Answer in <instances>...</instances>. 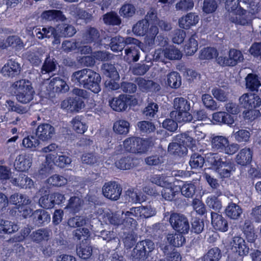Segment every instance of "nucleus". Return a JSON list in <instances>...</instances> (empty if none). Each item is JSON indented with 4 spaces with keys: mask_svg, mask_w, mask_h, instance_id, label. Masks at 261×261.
I'll return each mask as SVG.
<instances>
[{
    "mask_svg": "<svg viewBox=\"0 0 261 261\" xmlns=\"http://www.w3.org/2000/svg\"><path fill=\"white\" fill-rule=\"evenodd\" d=\"M71 80L76 85L94 93H98L101 90V76L99 73L90 69L84 68L73 72Z\"/></svg>",
    "mask_w": 261,
    "mask_h": 261,
    "instance_id": "f257e3e1",
    "label": "nucleus"
},
{
    "mask_svg": "<svg viewBox=\"0 0 261 261\" xmlns=\"http://www.w3.org/2000/svg\"><path fill=\"white\" fill-rule=\"evenodd\" d=\"M208 157V162L214 166L215 171L221 178L230 177L236 170L235 165L230 161H223L216 154L212 153Z\"/></svg>",
    "mask_w": 261,
    "mask_h": 261,
    "instance_id": "f03ea898",
    "label": "nucleus"
},
{
    "mask_svg": "<svg viewBox=\"0 0 261 261\" xmlns=\"http://www.w3.org/2000/svg\"><path fill=\"white\" fill-rule=\"evenodd\" d=\"M211 143L214 151L227 154L235 153L240 148L236 143L229 144L227 138L223 136H215L211 138Z\"/></svg>",
    "mask_w": 261,
    "mask_h": 261,
    "instance_id": "7ed1b4c3",
    "label": "nucleus"
},
{
    "mask_svg": "<svg viewBox=\"0 0 261 261\" xmlns=\"http://www.w3.org/2000/svg\"><path fill=\"white\" fill-rule=\"evenodd\" d=\"M124 148L126 151L136 153H142L147 151L148 142L140 138L131 137L126 139L123 142Z\"/></svg>",
    "mask_w": 261,
    "mask_h": 261,
    "instance_id": "20e7f679",
    "label": "nucleus"
},
{
    "mask_svg": "<svg viewBox=\"0 0 261 261\" xmlns=\"http://www.w3.org/2000/svg\"><path fill=\"white\" fill-rule=\"evenodd\" d=\"M239 102L242 107L248 110L246 116L249 117L250 114L257 112L253 109L260 106L261 99L255 94L246 93L240 97Z\"/></svg>",
    "mask_w": 261,
    "mask_h": 261,
    "instance_id": "39448f33",
    "label": "nucleus"
},
{
    "mask_svg": "<svg viewBox=\"0 0 261 261\" xmlns=\"http://www.w3.org/2000/svg\"><path fill=\"white\" fill-rule=\"evenodd\" d=\"M244 60L242 52L232 48L228 52V57L220 56L217 59L218 64L222 66H234L243 62Z\"/></svg>",
    "mask_w": 261,
    "mask_h": 261,
    "instance_id": "423d86ee",
    "label": "nucleus"
},
{
    "mask_svg": "<svg viewBox=\"0 0 261 261\" xmlns=\"http://www.w3.org/2000/svg\"><path fill=\"white\" fill-rule=\"evenodd\" d=\"M170 223L174 230L180 233H187L190 230V224L187 218L184 215L172 213L170 217Z\"/></svg>",
    "mask_w": 261,
    "mask_h": 261,
    "instance_id": "0eeeda50",
    "label": "nucleus"
},
{
    "mask_svg": "<svg viewBox=\"0 0 261 261\" xmlns=\"http://www.w3.org/2000/svg\"><path fill=\"white\" fill-rule=\"evenodd\" d=\"M69 89L66 82L59 77L52 79L46 86L47 94L51 97L55 93H66Z\"/></svg>",
    "mask_w": 261,
    "mask_h": 261,
    "instance_id": "6e6552de",
    "label": "nucleus"
},
{
    "mask_svg": "<svg viewBox=\"0 0 261 261\" xmlns=\"http://www.w3.org/2000/svg\"><path fill=\"white\" fill-rule=\"evenodd\" d=\"M102 190L104 196L112 200H118L122 193V188L116 181L105 183Z\"/></svg>",
    "mask_w": 261,
    "mask_h": 261,
    "instance_id": "1a4fd4ad",
    "label": "nucleus"
},
{
    "mask_svg": "<svg viewBox=\"0 0 261 261\" xmlns=\"http://www.w3.org/2000/svg\"><path fill=\"white\" fill-rule=\"evenodd\" d=\"M139 43L140 41L135 38L116 36L111 39L110 47L113 51L118 52L121 51L127 45L139 44Z\"/></svg>",
    "mask_w": 261,
    "mask_h": 261,
    "instance_id": "9d476101",
    "label": "nucleus"
},
{
    "mask_svg": "<svg viewBox=\"0 0 261 261\" xmlns=\"http://www.w3.org/2000/svg\"><path fill=\"white\" fill-rule=\"evenodd\" d=\"M247 10L240 7L236 13L233 15L229 14L226 17L232 23L242 26L251 25V19L247 15Z\"/></svg>",
    "mask_w": 261,
    "mask_h": 261,
    "instance_id": "9b49d317",
    "label": "nucleus"
},
{
    "mask_svg": "<svg viewBox=\"0 0 261 261\" xmlns=\"http://www.w3.org/2000/svg\"><path fill=\"white\" fill-rule=\"evenodd\" d=\"M55 134V127L51 124L46 123H42L38 125L36 132L37 138L43 141L50 140Z\"/></svg>",
    "mask_w": 261,
    "mask_h": 261,
    "instance_id": "f8f14e48",
    "label": "nucleus"
},
{
    "mask_svg": "<svg viewBox=\"0 0 261 261\" xmlns=\"http://www.w3.org/2000/svg\"><path fill=\"white\" fill-rule=\"evenodd\" d=\"M130 100L128 96L122 94L118 97L113 98L109 100V105L112 109L117 112L125 111L130 105Z\"/></svg>",
    "mask_w": 261,
    "mask_h": 261,
    "instance_id": "ddd939ff",
    "label": "nucleus"
},
{
    "mask_svg": "<svg viewBox=\"0 0 261 261\" xmlns=\"http://www.w3.org/2000/svg\"><path fill=\"white\" fill-rule=\"evenodd\" d=\"M21 69L20 64L10 59L2 68L1 72L4 76L13 77L20 73Z\"/></svg>",
    "mask_w": 261,
    "mask_h": 261,
    "instance_id": "4468645a",
    "label": "nucleus"
},
{
    "mask_svg": "<svg viewBox=\"0 0 261 261\" xmlns=\"http://www.w3.org/2000/svg\"><path fill=\"white\" fill-rule=\"evenodd\" d=\"M142 43L139 44H130V46L125 49V55L124 60L129 63L138 61L140 57V50L141 49Z\"/></svg>",
    "mask_w": 261,
    "mask_h": 261,
    "instance_id": "2eb2a0df",
    "label": "nucleus"
},
{
    "mask_svg": "<svg viewBox=\"0 0 261 261\" xmlns=\"http://www.w3.org/2000/svg\"><path fill=\"white\" fill-rule=\"evenodd\" d=\"M231 249L238 252L240 255H246L249 253V247L246 244L245 240L241 237H234L230 242Z\"/></svg>",
    "mask_w": 261,
    "mask_h": 261,
    "instance_id": "dca6fc26",
    "label": "nucleus"
},
{
    "mask_svg": "<svg viewBox=\"0 0 261 261\" xmlns=\"http://www.w3.org/2000/svg\"><path fill=\"white\" fill-rule=\"evenodd\" d=\"M31 218L34 223L41 226L48 223L50 220L49 214L44 210H37L32 213Z\"/></svg>",
    "mask_w": 261,
    "mask_h": 261,
    "instance_id": "f3484780",
    "label": "nucleus"
},
{
    "mask_svg": "<svg viewBox=\"0 0 261 261\" xmlns=\"http://www.w3.org/2000/svg\"><path fill=\"white\" fill-rule=\"evenodd\" d=\"M211 218L212 224L216 230L222 232H225L228 230L227 221L221 215L215 212H212Z\"/></svg>",
    "mask_w": 261,
    "mask_h": 261,
    "instance_id": "a211bd4d",
    "label": "nucleus"
},
{
    "mask_svg": "<svg viewBox=\"0 0 261 261\" xmlns=\"http://www.w3.org/2000/svg\"><path fill=\"white\" fill-rule=\"evenodd\" d=\"M41 17L43 19L47 21H55L56 22H64L67 18L61 10H49L43 11Z\"/></svg>",
    "mask_w": 261,
    "mask_h": 261,
    "instance_id": "6ab92c4d",
    "label": "nucleus"
},
{
    "mask_svg": "<svg viewBox=\"0 0 261 261\" xmlns=\"http://www.w3.org/2000/svg\"><path fill=\"white\" fill-rule=\"evenodd\" d=\"M32 159L29 155H18L14 162V166L16 170L19 171L28 170L31 166Z\"/></svg>",
    "mask_w": 261,
    "mask_h": 261,
    "instance_id": "aec40b11",
    "label": "nucleus"
},
{
    "mask_svg": "<svg viewBox=\"0 0 261 261\" xmlns=\"http://www.w3.org/2000/svg\"><path fill=\"white\" fill-rule=\"evenodd\" d=\"M100 37L99 31L94 27H87L83 35V40L85 43H91L98 41Z\"/></svg>",
    "mask_w": 261,
    "mask_h": 261,
    "instance_id": "412c9836",
    "label": "nucleus"
},
{
    "mask_svg": "<svg viewBox=\"0 0 261 261\" xmlns=\"http://www.w3.org/2000/svg\"><path fill=\"white\" fill-rule=\"evenodd\" d=\"M199 21V17L193 13H189L185 16L179 19L178 23L180 28L188 29L191 26L196 25Z\"/></svg>",
    "mask_w": 261,
    "mask_h": 261,
    "instance_id": "4be33fe9",
    "label": "nucleus"
},
{
    "mask_svg": "<svg viewBox=\"0 0 261 261\" xmlns=\"http://www.w3.org/2000/svg\"><path fill=\"white\" fill-rule=\"evenodd\" d=\"M225 213L226 215L232 220L239 219L243 213L242 207L233 202H230L226 206Z\"/></svg>",
    "mask_w": 261,
    "mask_h": 261,
    "instance_id": "5701e85b",
    "label": "nucleus"
},
{
    "mask_svg": "<svg viewBox=\"0 0 261 261\" xmlns=\"http://www.w3.org/2000/svg\"><path fill=\"white\" fill-rule=\"evenodd\" d=\"M139 88L143 91L147 90H159L160 87L158 84L151 80H145L143 77H137L135 81Z\"/></svg>",
    "mask_w": 261,
    "mask_h": 261,
    "instance_id": "b1692460",
    "label": "nucleus"
},
{
    "mask_svg": "<svg viewBox=\"0 0 261 261\" xmlns=\"http://www.w3.org/2000/svg\"><path fill=\"white\" fill-rule=\"evenodd\" d=\"M163 187L162 191V197L166 200L172 201L174 199L175 196L179 194L180 187L175 185H171Z\"/></svg>",
    "mask_w": 261,
    "mask_h": 261,
    "instance_id": "393cba45",
    "label": "nucleus"
},
{
    "mask_svg": "<svg viewBox=\"0 0 261 261\" xmlns=\"http://www.w3.org/2000/svg\"><path fill=\"white\" fill-rule=\"evenodd\" d=\"M252 151L249 148L242 149L236 157L238 164L244 166L250 163L252 160Z\"/></svg>",
    "mask_w": 261,
    "mask_h": 261,
    "instance_id": "a878e982",
    "label": "nucleus"
},
{
    "mask_svg": "<svg viewBox=\"0 0 261 261\" xmlns=\"http://www.w3.org/2000/svg\"><path fill=\"white\" fill-rule=\"evenodd\" d=\"M19 228L14 222L0 219V233L11 234L17 231Z\"/></svg>",
    "mask_w": 261,
    "mask_h": 261,
    "instance_id": "bb28decb",
    "label": "nucleus"
},
{
    "mask_svg": "<svg viewBox=\"0 0 261 261\" xmlns=\"http://www.w3.org/2000/svg\"><path fill=\"white\" fill-rule=\"evenodd\" d=\"M141 206L134 207L130 208L129 211H128L124 213V216L127 219L126 222L128 223V224H136V220L133 218L135 217L137 219H142L141 214Z\"/></svg>",
    "mask_w": 261,
    "mask_h": 261,
    "instance_id": "cd10ccee",
    "label": "nucleus"
},
{
    "mask_svg": "<svg viewBox=\"0 0 261 261\" xmlns=\"http://www.w3.org/2000/svg\"><path fill=\"white\" fill-rule=\"evenodd\" d=\"M50 231L46 228H41L33 231L30 235L31 239L36 243H40L43 240H48Z\"/></svg>",
    "mask_w": 261,
    "mask_h": 261,
    "instance_id": "c85d7f7f",
    "label": "nucleus"
},
{
    "mask_svg": "<svg viewBox=\"0 0 261 261\" xmlns=\"http://www.w3.org/2000/svg\"><path fill=\"white\" fill-rule=\"evenodd\" d=\"M213 119L219 123L230 125L233 123L234 119L232 116L227 112L220 111L213 114Z\"/></svg>",
    "mask_w": 261,
    "mask_h": 261,
    "instance_id": "c756f323",
    "label": "nucleus"
},
{
    "mask_svg": "<svg viewBox=\"0 0 261 261\" xmlns=\"http://www.w3.org/2000/svg\"><path fill=\"white\" fill-rule=\"evenodd\" d=\"M11 182L21 188H31L33 185V180L23 174H20L17 177L12 178Z\"/></svg>",
    "mask_w": 261,
    "mask_h": 261,
    "instance_id": "7c9ffc66",
    "label": "nucleus"
},
{
    "mask_svg": "<svg viewBox=\"0 0 261 261\" xmlns=\"http://www.w3.org/2000/svg\"><path fill=\"white\" fill-rule=\"evenodd\" d=\"M34 93V91L31 85L27 89L25 88L22 92L17 94V95L16 96V99L20 102L27 103L33 99Z\"/></svg>",
    "mask_w": 261,
    "mask_h": 261,
    "instance_id": "2f4dec72",
    "label": "nucleus"
},
{
    "mask_svg": "<svg viewBox=\"0 0 261 261\" xmlns=\"http://www.w3.org/2000/svg\"><path fill=\"white\" fill-rule=\"evenodd\" d=\"M58 32L62 37H71L75 34L76 31L71 24L62 23L58 26Z\"/></svg>",
    "mask_w": 261,
    "mask_h": 261,
    "instance_id": "473e14b6",
    "label": "nucleus"
},
{
    "mask_svg": "<svg viewBox=\"0 0 261 261\" xmlns=\"http://www.w3.org/2000/svg\"><path fill=\"white\" fill-rule=\"evenodd\" d=\"M167 84L172 88L177 89L181 84V77L176 71H172L167 75Z\"/></svg>",
    "mask_w": 261,
    "mask_h": 261,
    "instance_id": "72a5a7b5",
    "label": "nucleus"
},
{
    "mask_svg": "<svg viewBox=\"0 0 261 261\" xmlns=\"http://www.w3.org/2000/svg\"><path fill=\"white\" fill-rule=\"evenodd\" d=\"M246 88L252 91H258L259 87L261 85L258 76L254 74L250 73L245 78Z\"/></svg>",
    "mask_w": 261,
    "mask_h": 261,
    "instance_id": "f704fd0d",
    "label": "nucleus"
},
{
    "mask_svg": "<svg viewBox=\"0 0 261 261\" xmlns=\"http://www.w3.org/2000/svg\"><path fill=\"white\" fill-rule=\"evenodd\" d=\"M36 36L39 39L42 40L44 38H49L54 36L56 33V29L53 27H48L40 29H36L35 31Z\"/></svg>",
    "mask_w": 261,
    "mask_h": 261,
    "instance_id": "c9c22d12",
    "label": "nucleus"
},
{
    "mask_svg": "<svg viewBox=\"0 0 261 261\" xmlns=\"http://www.w3.org/2000/svg\"><path fill=\"white\" fill-rule=\"evenodd\" d=\"M173 108L176 110L175 112L185 111L186 110H190L191 103L184 97H176L173 100Z\"/></svg>",
    "mask_w": 261,
    "mask_h": 261,
    "instance_id": "e433bc0d",
    "label": "nucleus"
},
{
    "mask_svg": "<svg viewBox=\"0 0 261 261\" xmlns=\"http://www.w3.org/2000/svg\"><path fill=\"white\" fill-rule=\"evenodd\" d=\"M241 4L246 8L249 13L252 14L258 13L261 10L260 3L254 0H241Z\"/></svg>",
    "mask_w": 261,
    "mask_h": 261,
    "instance_id": "4c0bfd02",
    "label": "nucleus"
},
{
    "mask_svg": "<svg viewBox=\"0 0 261 261\" xmlns=\"http://www.w3.org/2000/svg\"><path fill=\"white\" fill-rule=\"evenodd\" d=\"M149 25L147 19H142L134 25L133 32L137 35L143 36L147 32Z\"/></svg>",
    "mask_w": 261,
    "mask_h": 261,
    "instance_id": "58836bf2",
    "label": "nucleus"
},
{
    "mask_svg": "<svg viewBox=\"0 0 261 261\" xmlns=\"http://www.w3.org/2000/svg\"><path fill=\"white\" fill-rule=\"evenodd\" d=\"M114 131L120 135L127 134L129 129V123L124 120L116 121L113 125Z\"/></svg>",
    "mask_w": 261,
    "mask_h": 261,
    "instance_id": "ea45409f",
    "label": "nucleus"
},
{
    "mask_svg": "<svg viewBox=\"0 0 261 261\" xmlns=\"http://www.w3.org/2000/svg\"><path fill=\"white\" fill-rule=\"evenodd\" d=\"M190 110H186L185 111H172L171 112L170 115L171 117L175 115L176 120L178 122H190L193 119L192 115L189 112Z\"/></svg>",
    "mask_w": 261,
    "mask_h": 261,
    "instance_id": "a19ab883",
    "label": "nucleus"
},
{
    "mask_svg": "<svg viewBox=\"0 0 261 261\" xmlns=\"http://www.w3.org/2000/svg\"><path fill=\"white\" fill-rule=\"evenodd\" d=\"M180 187L181 194L187 198H192L195 194L196 187L192 182H185Z\"/></svg>",
    "mask_w": 261,
    "mask_h": 261,
    "instance_id": "79ce46f5",
    "label": "nucleus"
},
{
    "mask_svg": "<svg viewBox=\"0 0 261 261\" xmlns=\"http://www.w3.org/2000/svg\"><path fill=\"white\" fill-rule=\"evenodd\" d=\"M31 85V82L25 79H21L14 82L11 86L10 89L13 91L16 96L17 94L22 92L25 88Z\"/></svg>",
    "mask_w": 261,
    "mask_h": 261,
    "instance_id": "37998d69",
    "label": "nucleus"
},
{
    "mask_svg": "<svg viewBox=\"0 0 261 261\" xmlns=\"http://www.w3.org/2000/svg\"><path fill=\"white\" fill-rule=\"evenodd\" d=\"M168 151L171 154L181 156L186 153L187 149L184 145L172 142L168 145Z\"/></svg>",
    "mask_w": 261,
    "mask_h": 261,
    "instance_id": "c03bdc74",
    "label": "nucleus"
},
{
    "mask_svg": "<svg viewBox=\"0 0 261 261\" xmlns=\"http://www.w3.org/2000/svg\"><path fill=\"white\" fill-rule=\"evenodd\" d=\"M103 21L105 23L112 25H119L121 20L118 14L114 12H110L103 15Z\"/></svg>",
    "mask_w": 261,
    "mask_h": 261,
    "instance_id": "a18cd8bd",
    "label": "nucleus"
},
{
    "mask_svg": "<svg viewBox=\"0 0 261 261\" xmlns=\"http://www.w3.org/2000/svg\"><path fill=\"white\" fill-rule=\"evenodd\" d=\"M175 140L186 144L192 149H193L196 146V140L186 133L177 135L175 137Z\"/></svg>",
    "mask_w": 261,
    "mask_h": 261,
    "instance_id": "49530a36",
    "label": "nucleus"
},
{
    "mask_svg": "<svg viewBox=\"0 0 261 261\" xmlns=\"http://www.w3.org/2000/svg\"><path fill=\"white\" fill-rule=\"evenodd\" d=\"M83 204V200L77 196L71 197L69 200L66 208L70 209L73 213L78 212L82 207Z\"/></svg>",
    "mask_w": 261,
    "mask_h": 261,
    "instance_id": "de8ad7c7",
    "label": "nucleus"
},
{
    "mask_svg": "<svg viewBox=\"0 0 261 261\" xmlns=\"http://www.w3.org/2000/svg\"><path fill=\"white\" fill-rule=\"evenodd\" d=\"M77 255L83 259L88 258L92 254V249L86 242H82L76 248Z\"/></svg>",
    "mask_w": 261,
    "mask_h": 261,
    "instance_id": "09e8293b",
    "label": "nucleus"
},
{
    "mask_svg": "<svg viewBox=\"0 0 261 261\" xmlns=\"http://www.w3.org/2000/svg\"><path fill=\"white\" fill-rule=\"evenodd\" d=\"M101 70L106 76L113 80L117 79L119 77L116 68L113 64L109 63L103 64L101 66Z\"/></svg>",
    "mask_w": 261,
    "mask_h": 261,
    "instance_id": "8fccbe9b",
    "label": "nucleus"
},
{
    "mask_svg": "<svg viewBox=\"0 0 261 261\" xmlns=\"http://www.w3.org/2000/svg\"><path fill=\"white\" fill-rule=\"evenodd\" d=\"M142 249V246L139 245L137 243L131 252L130 255V259L133 261H140L145 259L147 256Z\"/></svg>",
    "mask_w": 261,
    "mask_h": 261,
    "instance_id": "3c124183",
    "label": "nucleus"
},
{
    "mask_svg": "<svg viewBox=\"0 0 261 261\" xmlns=\"http://www.w3.org/2000/svg\"><path fill=\"white\" fill-rule=\"evenodd\" d=\"M167 240L169 243L176 247L181 246L186 241L185 237L180 233L174 234H168Z\"/></svg>",
    "mask_w": 261,
    "mask_h": 261,
    "instance_id": "603ef678",
    "label": "nucleus"
},
{
    "mask_svg": "<svg viewBox=\"0 0 261 261\" xmlns=\"http://www.w3.org/2000/svg\"><path fill=\"white\" fill-rule=\"evenodd\" d=\"M10 202L13 204L20 205L29 204L31 201L22 194L15 193L10 196Z\"/></svg>",
    "mask_w": 261,
    "mask_h": 261,
    "instance_id": "864d4df0",
    "label": "nucleus"
},
{
    "mask_svg": "<svg viewBox=\"0 0 261 261\" xmlns=\"http://www.w3.org/2000/svg\"><path fill=\"white\" fill-rule=\"evenodd\" d=\"M133 159L130 156H126L117 161L115 162V165L120 169L127 170L133 167Z\"/></svg>",
    "mask_w": 261,
    "mask_h": 261,
    "instance_id": "5fc2aeb1",
    "label": "nucleus"
},
{
    "mask_svg": "<svg viewBox=\"0 0 261 261\" xmlns=\"http://www.w3.org/2000/svg\"><path fill=\"white\" fill-rule=\"evenodd\" d=\"M164 56L169 60H179L182 57V54L177 48L170 46L164 49Z\"/></svg>",
    "mask_w": 261,
    "mask_h": 261,
    "instance_id": "6e6d98bb",
    "label": "nucleus"
},
{
    "mask_svg": "<svg viewBox=\"0 0 261 261\" xmlns=\"http://www.w3.org/2000/svg\"><path fill=\"white\" fill-rule=\"evenodd\" d=\"M201 99L203 105L208 109L215 111L218 109L217 102L214 100L212 96L208 94H204L201 96Z\"/></svg>",
    "mask_w": 261,
    "mask_h": 261,
    "instance_id": "4d7b16f0",
    "label": "nucleus"
},
{
    "mask_svg": "<svg viewBox=\"0 0 261 261\" xmlns=\"http://www.w3.org/2000/svg\"><path fill=\"white\" fill-rule=\"evenodd\" d=\"M56 68V61L54 59L50 58L49 56L47 57L42 66L41 70L42 74H46L50 73L55 70Z\"/></svg>",
    "mask_w": 261,
    "mask_h": 261,
    "instance_id": "13d9d810",
    "label": "nucleus"
},
{
    "mask_svg": "<svg viewBox=\"0 0 261 261\" xmlns=\"http://www.w3.org/2000/svg\"><path fill=\"white\" fill-rule=\"evenodd\" d=\"M198 36L196 34H194L189 38L187 44L186 45L185 49L187 54L192 55L195 53L198 49V42L196 39Z\"/></svg>",
    "mask_w": 261,
    "mask_h": 261,
    "instance_id": "bf43d9fd",
    "label": "nucleus"
},
{
    "mask_svg": "<svg viewBox=\"0 0 261 261\" xmlns=\"http://www.w3.org/2000/svg\"><path fill=\"white\" fill-rule=\"evenodd\" d=\"M221 257V251L215 247L211 249L207 254L203 256V261H218Z\"/></svg>",
    "mask_w": 261,
    "mask_h": 261,
    "instance_id": "052dcab7",
    "label": "nucleus"
},
{
    "mask_svg": "<svg viewBox=\"0 0 261 261\" xmlns=\"http://www.w3.org/2000/svg\"><path fill=\"white\" fill-rule=\"evenodd\" d=\"M136 8L131 4H125L121 7L119 14L124 17L133 16L136 12Z\"/></svg>",
    "mask_w": 261,
    "mask_h": 261,
    "instance_id": "680f3d73",
    "label": "nucleus"
},
{
    "mask_svg": "<svg viewBox=\"0 0 261 261\" xmlns=\"http://www.w3.org/2000/svg\"><path fill=\"white\" fill-rule=\"evenodd\" d=\"M211 92L214 97L221 102H225L228 99V93L220 88H214Z\"/></svg>",
    "mask_w": 261,
    "mask_h": 261,
    "instance_id": "e2e57ef3",
    "label": "nucleus"
},
{
    "mask_svg": "<svg viewBox=\"0 0 261 261\" xmlns=\"http://www.w3.org/2000/svg\"><path fill=\"white\" fill-rule=\"evenodd\" d=\"M193 0H180L175 5L176 10L186 12L191 10L194 7Z\"/></svg>",
    "mask_w": 261,
    "mask_h": 261,
    "instance_id": "0e129e2a",
    "label": "nucleus"
},
{
    "mask_svg": "<svg viewBox=\"0 0 261 261\" xmlns=\"http://www.w3.org/2000/svg\"><path fill=\"white\" fill-rule=\"evenodd\" d=\"M48 184L56 187H61L67 184L66 178L59 175L55 174L47 179Z\"/></svg>",
    "mask_w": 261,
    "mask_h": 261,
    "instance_id": "69168bd1",
    "label": "nucleus"
},
{
    "mask_svg": "<svg viewBox=\"0 0 261 261\" xmlns=\"http://www.w3.org/2000/svg\"><path fill=\"white\" fill-rule=\"evenodd\" d=\"M39 203L41 207L46 209L51 208L55 205L51 194L41 197Z\"/></svg>",
    "mask_w": 261,
    "mask_h": 261,
    "instance_id": "338daca9",
    "label": "nucleus"
},
{
    "mask_svg": "<svg viewBox=\"0 0 261 261\" xmlns=\"http://www.w3.org/2000/svg\"><path fill=\"white\" fill-rule=\"evenodd\" d=\"M158 105L156 103L154 102L149 103L144 108L143 114L148 119L154 117L158 111Z\"/></svg>",
    "mask_w": 261,
    "mask_h": 261,
    "instance_id": "774afa93",
    "label": "nucleus"
}]
</instances>
